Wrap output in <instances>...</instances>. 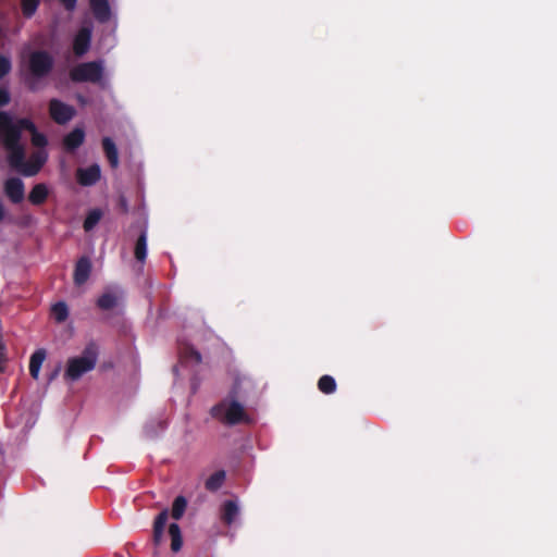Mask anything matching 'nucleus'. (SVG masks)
<instances>
[{"instance_id":"27","label":"nucleus","mask_w":557,"mask_h":557,"mask_svg":"<svg viewBox=\"0 0 557 557\" xmlns=\"http://www.w3.org/2000/svg\"><path fill=\"white\" fill-rule=\"evenodd\" d=\"M168 517H169V512L166 509L162 510L156 518L154 520V525L153 528L154 529H159V530H164V527L166 524V521H168Z\"/></svg>"},{"instance_id":"31","label":"nucleus","mask_w":557,"mask_h":557,"mask_svg":"<svg viewBox=\"0 0 557 557\" xmlns=\"http://www.w3.org/2000/svg\"><path fill=\"white\" fill-rule=\"evenodd\" d=\"M119 206L123 212H125V213L128 212L129 207H128V201L125 196L121 195L119 197Z\"/></svg>"},{"instance_id":"10","label":"nucleus","mask_w":557,"mask_h":557,"mask_svg":"<svg viewBox=\"0 0 557 557\" xmlns=\"http://www.w3.org/2000/svg\"><path fill=\"white\" fill-rule=\"evenodd\" d=\"M91 269H92V265H91L90 259L87 256L81 257L76 261L75 269H74V275H73L74 284L76 286L84 285L90 276Z\"/></svg>"},{"instance_id":"26","label":"nucleus","mask_w":557,"mask_h":557,"mask_svg":"<svg viewBox=\"0 0 557 557\" xmlns=\"http://www.w3.org/2000/svg\"><path fill=\"white\" fill-rule=\"evenodd\" d=\"M187 507V500L184 496H177L172 506V517L178 520L183 517Z\"/></svg>"},{"instance_id":"11","label":"nucleus","mask_w":557,"mask_h":557,"mask_svg":"<svg viewBox=\"0 0 557 557\" xmlns=\"http://www.w3.org/2000/svg\"><path fill=\"white\" fill-rule=\"evenodd\" d=\"M123 292L120 287H109L98 298L97 305L102 310H110L117 305L119 299L122 297Z\"/></svg>"},{"instance_id":"15","label":"nucleus","mask_w":557,"mask_h":557,"mask_svg":"<svg viewBox=\"0 0 557 557\" xmlns=\"http://www.w3.org/2000/svg\"><path fill=\"white\" fill-rule=\"evenodd\" d=\"M85 139V132L82 127H75L72 132L65 135L63 139L64 148L67 151L76 150Z\"/></svg>"},{"instance_id":"23","label":"nucleus","mask_w":557,"mask_h":557,"mask_svg":"<svg viewBox=\"0 0 557 557\" xmlns=\"http://www.w3.org/2000/svg\"><path fill=\"white\" fill-rule=\"evenodd\" d=\"M103 213L100 209H92L88 212L85 221H84V224H83V227L85 230V232H90L94 230V227L99 223V221L101 220Z\"/></svg>"},{"instance_id":"18","label":"nucleus","mask_w":557,"mask_h":557,"mask_svg":"<svg viewBox=\"0 0 557 557\" xmlns=\"http://www.w3.org/2000/svg\"><path fill=\"white\" fill-rule=\"evenodd\" d=\"M46 359V350L37 349L33 352L29 360V373L30 375L37 380L39 377V372L42 366V362Z\"/></svg>"},{"instance_id":"24","label":"nucleus","mask_w":557,"mask_h":557,"mask_svg":"<svg viewBox=\"0 0 557 557\" xmlns=\"http://www.w3.org/2000/svg\"><path fill=\"white\" fill-rule=\"evenodd\" d=\"M40 0H21V9L25 18H30L35 15Z\"/></svg>"},{"instance_id":"9","label":"nucleus","mask_w":557,"mask_h":557,"mask_svg":"<svg viewBox=\"0 0 557 557\" xmlns=\"http://www.w3.org/2000/svg\"><path fill=\"white\" fill-rule=\"evenodd\" d=\"M4 194L13 203H20L25 196V186L21 178L10 177L4 182Z\"/></svg>"},{"instance_id":"8","label":"nucleus","mask_w":557,"mask_h":557,"mask_svg":"<svg viewBox=\"0 0 557 557\" xmlns=\"http://www.w3.org/2000/svg\"><path fill=\"white\" fill-rule=\"evenodd\" d=\"M220 519L227 527H233L239 523L240 520V506L237 499H226L220 507Z\"/></svg>"},{"instance_id":"21","label":"nucleus","mask_w":557,"mask_h":557,"mask_svg":"<svg viewBox=\"0 0 557 557\" xmlns=\"http://www.w3.org/2000/svg\"><path fill=\"white\" fill-rule=\"evenodd\" d=\"M225 476H226V474H225V471H223V470H219V471L214 472L207 479L206 488L211 492L218 491L222 486V484L225 480Z\"/></svg>"},{"instance_id":"20","label":"nucleus","mask_w":557,"mask_h":557,"mask_svg":"<svg viewBox=\"0 0 557 557\" xmlns=\"http://www.w3.org/2000/svg\"><path fill=\"white\" fill-rule=\"evenodd\" d=\"M169 534L171 536V549L176 553L183 545L182 533L177 523L170 524Z\"/></svg>"},{"instance_id":"13","label":"nucleus","mask_w":557,"mask_h":557,"mask_svg":"<svg viewBox=\"0 0 557 557\" xmlns=\"http://www.w3.org/2000/svg\"><path fill=\"white\" fill-rule=\"evenodd\" d=\"M91 30L88 28H82L75 36L73 42V49L77 57L84 55L90 47Z\"/></svg>"},{"instance_id":"28","label":"nucleus","mask_w":557,"mask_h":557,"mask_svg":"<svg viewBox=\"0 0 557 557\" xmlns=\"http://www.w3.org/2000/svg\"><path fill=\"white\" fill-rule=\"evenodd\" d=\"M11 71V61L9 58L0 55V78Z\"/></svg>"},{"instance_id":"2","label":"nucleus","mask_w":557,"mask_h":557,"mask_svg":"<svg viewBox=\"0 0 557 557\" xmlns=\"http://www.w3.org/2000/svg\"><path fill=\"white\" fill-rule=\"evenodd\" d=\"M54 66L53 55L42 49L29 50L22 57V70L24 82L32 91H38L45 86V82Z\"/></svg>"},{"instance_id":"32","label":"nucleus","mask_w":557,"mask_h":557,"mask_svg":"<svg viewBox=\"0 0 557 557\" xmlns=\"http://www.w3.org/2000/svg\"><path fill=\"white\" fill-rule=\"evenodd\" d=\"M163 531L164 530H159V529H154L153 528V541L156 544H159L162 540V535H163Z\"/></svg>"},{"instance_id":"34","label":"nucleus","mask_w":557,"mask_h":557,"mask_svg":"<svg viewBox=\"0 0 557 557\" xmlns=\"http://www.w3.org/2000/svg\"><path fill=\"white\" fill-rule=\"evenodd\" d=\"M4 218V207L2 202L0 201V221Z\"/></svg>"},{"instance_id":"12","label":"nucleus","mask_w":557,"mask_h":557,"mask_svg":"<svg viewBox=\"0 0 557 557\" xmlns=\"http://www.w3.org/2000/svg\"><path fill=\"white\" fill-rule=\"evenodd\" d=\"M101 175V170L98 164H91L88 168H81L77 170V181L83 186H92L99 180Z\"/></svg>"},{"instance_id":"33","label":"nucleus","mask_w":557,"mask_h":557,"mask_svg":"<svg viewBox=\"0 0 557 557\" xmlns=\"http://www.w3.org/2000/svg\"><path fill=\"white\" fill-rule=\"evenodd\" d=\"M67 10H73L77 0H59Z\"/></svg>"},{"instance_id":"19","label":"nucleus","mask_w":557,"mask_h":557,"mask_svg":"<svg viewBox=\"0 0 557 557\" xmlns=\"http://www.w3.org/2000/svg\"><path fill=\"white\" fill-rule=\"evenodd\" d=\"M135 258L139 262H144L147 258V230L145 228L135 245Z\"/></svg>"},{"instance_id":"7","label":"nucleus","mask_w":557,"mask_h":557,"mask_svg":"<svg viewBox=\"0 0 557 557\" xmlns=\"http://www.w3.org/2000/svg\"><path fill=\"white\" fill-rule=\"evenodd\" d=\"M49 113L55 123L66 124L74 117L76 110L73 106L59 99H51L49 102Z\"/></svg>"},{"instance_id":"16","label":"nucleus","mask_w":557,"mask_h":557,"mask_svg":"<svg viewBox=\"0 0 557 557\" xmlns=\"http://www.w3.org/2000/svg\"><path fill=\"white\" fill-rule=\"evenodd\" d=\"M50 194L49 187L45 183H38L34 185L28 194V200L34 206L42 205Z\"/></svg>"},{"instance_id":"17","label":"nucleus","mask_w":557,"mask_h":557,"mask_svg":"<svg viewBox=\"0 0 557 557\" xmlns=\"http://www.w3.org/2000/svg\"><path fill=\"white\" fill-rule=\"evenodd\" d=\"M102 147L106 153V157L111 165V168L115 169L119 166V151L114 144V141L110 137H104L102 139Z\"/></svg>"},{"instance_id":"4","label":"nucleus","mask_w":557,"mask_h":557,"mask_svg":"<svg viewBox=\"0 0 557 557\" xmlns=\"http://www.w3.org/2000/svg\"><path fill=\"white\" fill-rule=\"evenodd\" d=\"M99 357V347L95 342H89L82 354L76 357H72L66 362V369L64 372L65 380L77 381L85 373L90 372L95 369Z\"/></svg>"},{"instance_id":"30","label":"nucleus","mask_w":557,"mask_h":557,"mask_svg":"<svg viewBox=\"0 0 557 557\" xmlns=\"http://www.w3.org/2000/svg\"><path fill=\"white\" fill-rule=\"evenodd\" d=\"M10 101L9 90L4 87H0V107L8 104Z\"/></svg>"},{"instance_id":"14","label":"nucleus","mask_w":557,"mask_h":557,"mask_svg":"<svg viewBox=\"0 0 557 557\" xmlns=\"http://www.w3.org/2000/svg\"><path fill=\"white\" fill-rule=\"evenodd\" d=\"M90 8L97 21L106 23L111 18V9L108 0H90Z\"/></svg>"},{"instance_id":"3","label":"nucleus","mask_w":557,"mask_h":557,"mask_svg":"<svg viewBox=\"0 0 557 557\" xmlns=\"http://www.w3.org/2000/svg\"><path fill=\"white\" fill-rule=\"evenodd\" d=\"M251 385L248 379H236L230 396L212 407L211 416L228 425L240 422L249 423L250 419L239 399L244 398L242 388L250 387Z\"/></svg>"},{"instance_id":"6","label":"nucleus","mask_w":557,"mask_h":557,"mask_svg":"<svg viewBox=\"0 0 557 557\" xmlns=\"http://www.w3.org/2000/svg\"><path fill=\"white\" fill-rule=\"evenodd\" d=\"M201 362V355L193 345L178 339V364L173 368L174 374L180 375L181 368H193Z\"/></svg>"},{"instance_id":"25","label":"nucleus","mask_w":557,"mask_h":557,"mask_svg":"<svg viewBox=\"0 0 557 557\" xmlns=\"http://www.w3.org/2000/svg\"><path fill=\"white\" fill-rule=\"evenodd\" d=\"M319 389L324 394H332L336 389V382L331 375H323L318 382Z\"/></svg>"},{"instance_id":"5","label":"nucleus","mask_w":557,"mask_h":557,"mask_svg":"<svg viewBox=\"0 0 557 557\" xmlns=\"http://www.w3.org/2000/svg\"><path fill=\"white\" fill-rule=\"evenodd\" d=\"M103 61H91L76 65L71 70L70 76L73 82L100 84L103 76Z\"/></svg>"},{"instance_id":"1","label":"nucleus","mask_w":557,"mask_h":557,"mask_svg":"<svg viewBox=\"0 0 557 557\" xmlns=\"http://www.w3.org/2000/svg\"><path fill=\"white\" fill-rule=\"evenodd\" d=\"M47 138L37 132L28 119L15 120L7 112H0V166L4 162L24 176H34L48 159L45 149Z\"/></svg>"},{"instance_id":"22","label":"nucleus","mask_w":557,"mask_h":557,"mask_svg":"<svg viewBox=\"0 0 557 557\" xmlns=\"http://www.w3.org/2000/svg\"><path fill=\"white\" fill-rule=\"evenodd\" d=\"M51 314L57 323L64 322L69 317V307L64 301H58L51 307Z\"/></svg>"},{"instance_id":"29","label":"nucleus","mask_w":557,"mask_h":557,"mask_svg":"<svg viewBox=\"0 0 557 557\" xmlns=\"http://www.w3.org/2000/svg\"><path fill=\"white\" fill-rule=\"evenodd\" d=\"M7 362V347L3 339H0V372L4 370V364Z\"/></svg>"}]
</instances>
